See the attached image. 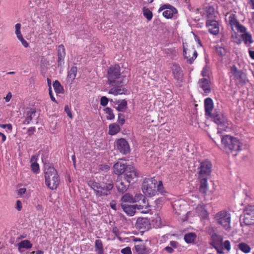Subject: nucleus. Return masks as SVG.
Instances as JSON below:
<instances>
[{
	"label": "nucleus",
	"mask_w": 254,
	"mask_h": 254,
	"mask_svg": "<svg viewBox=\"0 0 254 254\" xmlns=\"http://www.w3.org/2000/svg\"><path fill=\"white\" fill-rule=\"evenodd\" d=\"M99 181L100 183L96 182L91 179L87 181L88 186L94 191L96 196H105L110 194L114 187V183L110 177L108 175H100Z\"/></svg>",
	"instance_id": "f257e3e1"
},
{
	"label": "nucleus",
	"mask_w": 254,
	"mask_h": 254,
	"mask_svg": "<svg viewBox=\"0 0 254 254\" xmlns=\"http://www.w3.org/2000/svg\"><path fill=\"white\" fill-rule=\"evenodd\" d=\"M45 183L47 187L51 189H56L60 183V179L56 170L52 166H45Z\"/></svg>",
	"instance_id": "f03ea898"
},
{
	"label": "nucleus",
	"mask_w": 254,
	"mask_h": 254,
	"mask_svg": "<svg viewBox=\"0 0 254 254\" xmlns=\"http://www.w3.org/2000/svg\"><path fill=\"white\" fill-rule=\"evenodd\" d=\"M120 67L119 64H112L108 71V79L109 84L116 86L122 83L120 79Z\"/></svg>",
	"instance_id": "7ed1b4c3"
},
{
	"label": "nucleus",
	"mask_w": 254,
	"mask_h": 254,
	"mask_svg": "<svg viewBox=\"0 0 254 254\" xmlns=\"http://www.w3.org/2000/svg\"><path fill=\"white\" fill-rule=\"evenodd\" d=\"M157 181L153 178L144 179L142 185L143 193L148 197L154 196L157 192Z\"/></svg>",
	"instance_id": "20e7f679"
},
{
	"label": "nucleus",
	"mask_w": 254,
	"mask_h": 254,
	"mask_svg": "<svg viewBox=\"0 0 254 254\" xmlns=\"http://www.w3.org/2000/svg\"><path fill=\"white\" fill-rule=\"evenodd\" d=\"M214 219L216 223L221 225L226 230L231 229V214L225 210L221 211L217 213Z\"/></svg>",
	"instance_id": "39448f33"
},
{
	"label": "nucleus",
	"mask_w": 254,
	"mask_h": 254,
	"mask_svg": "<svg viewBox=\"0 0 254 254\" xmlns=\"http://www.w3.org/2000/svg\"><path fill=\"white\" fill-rule=\"evenodd\" d=\"M138 175V171L134 167L127 165L126 170L124 173V178L128 184L135 183L137 180Z\"/></svg>",
	"instance_id": "423d86ee"
},
{
	"label": "nucleus",
	"mask_w": 254,
	"mask_h": 254,
	"mask_svg": "<svg viewBox=\"0 0 254 254\" xmlns=\"http://www.w3.org/2000/svg\"><path fill=\"white\" fill-rule=\"evenodd\" d=\"M243 222L246 227L249 225H254V205L248 206L245 209Z\"/></svg>",
	"instance_id": "0eeeda50"
},
{
	"label": "nucleus",
	"mask_w": 254,
	"mask_h": 254,
	"mask_svg": "<svg viewBox=\"0 0 254 254\" xmlns=\"http://www.w3.org/2000/svg\"><path fill=\"white\" fill-rule=\"evenodd\" d=\"M210 244L217 250L218 254L223 253V238L221 236L213 233L211 236Z\"/></svg>",
	"instance_id": "6e6552de"
},
{
	"label": "nucleus",
	"mask_w": 254,
	"mask_h": 254,
	"mask_svg": "<svg viewBox=\"0 0 254 254\" xmlns=\"http://www.w3.org/2000/svg\"><path fill=\"white\" fill-rule=\"evenodd\" d=\"M214 122L217 124L220 129H223L228 127V124L226 118L221 113L215 112L211 116Z\"/></svg>",
	"instance_id": "1a4fd4ad"
},
{
	"label": "nucleus",
	"mask_w": 254,
	"mask_h": 254,
	"mask_svg": "<svg viewBox=\"0 0 254 254\" xmlns=\"http://www.w3.org/2000/svg\"><path fill=\"white\" fill-rule=\"evenodd\" d=\"M231 72L234 78L240 83H245L247 79L246 74L235 65H233L231 68Z\"/></svg>",
	"instance_id": "9d476101"
},
{
	"label": "nucleus",
	"mask_w": 254,
	"mask_h": 254,
	"mask_svg": "<svg viewBox=\"0 0 254 254\" xmlns=\"http://www.w3.org/2000/svg\"><path fill=\"white\" fill-rule=\"evenodd\" d=\"M211 168L212 164L210 161L205 160L202 162L198 169L201 177L209 176L211 172Z\"/></svg>",
	"instance_id": "9b49d317"
},
{
	"label": "nucleus",
	"mask_w": 254,
	"mask_h": 254,
	"mask_svg": "<svg viewBox=\"0 0 254 254\" xmlns=\"http://www.w3.org/2000/svg\"><path fill=\"white\" fill-rule=\"evenodd\" d=\"M116 146L119 151L123 154H127L130 152L128 143L124 138L118 139L116 141Z\"/></svg>",
	"instance_id": "f8f14e48"
},
{
	"label": "nucleus",
	"mask_w": 254,
	"mask_h": 254,
	"mask_svg": "<svg viewBox=\"0 0 254 254\" xmlns=\"http://www.w3.org/2000/svg\"><path fill=\"white\" fill-rule=\"evenodd\" d=\"M184 54L186 59L190 63H192L196 59L197 53L192 47L186 48L184 45Z\"/></svg>",
	"instance_id": "ddd939ff"
},
{
	"label": "nucleus",
	"mask_w": 254,
	"mask_h": 254,
	"mask_svg": "<svg viewBox=\"0 0 254 254\" xmlns=\"http://www.w3.org/2000/svg\"><path fill=\"white\" fill-rule=\"evenodd\" d=\"M135 226L141 232L147 230L150 228L149 221L146 218H138L137 219Z\"/></svg>",
	"instance_id": "4468645a"
},
{
	"label": "nucleus",
	"mask_w": 254,
	"mask_h": 254,
	"mask_svg": "<svg viewBox=\"0 0 254 254\" xmlns=\"http://www.w3.org/2000/svg\"><path fill=\"white\" fill-rule=\"evenodd\" d=\"M164 9L166 10L163 12V15L167 18L172 17L174 14L177 12L176 9L170 5H162L160 7L159 11H161Z\"/></svg>",
	"instance_id": "2eb2a0df"
},
{
	"label": "nucleus",
	"mask_w": 254,
	"mask_h": 254,
	"mask_svg": "<svg viewBox=\"0 0 254 254\" xmlns=\"http://www.w3.org/2000/svg\"><path fill=\"white\" fill-rule=\"evenodd\" d=\"M235 138V137L228 135H224L221 138V144L224 150L227 153L230 149L231 146H232V143L233 142V140Z\"/></svg>",
	"instance_id": "dca6fc26"
},
{
	"label": "nucleus",
	"mask_w": 254,
	"mask_h": 254,
	"mask_svg": "<svg viewBox=\"0 0 254 254\" xmlns=\"http://www.w3.org/2000/svg\"><path fill=\"white\" fill-rule=\"evenodd\" d=\"M197 84L198 86L203 90L204 94L206 95H207L210 92V82L207 78L203 77L199 79Z\"/></svg>",
	"instance_id": "f3484780"
},
{
	"label": "nucleus",
	"mask_w": 254,
	"mask_h": 254,
	"mask_svg": "<svg viewBox=\"0 0 254 254\" xmlns=\"http://www.w3.org/2000/svg\"><path fill=\"white\" fill-rule=\"evenodd\" d=\"M232 143L228 154H231L233 156H236L238 153L241 150L242 144L236 138H235Z\"/></svg>",
	"instance_id": "a211bd4d"
},
{
	"label": "nucleus",
	"mask_w": 254,
	"mask_h": 254,
	"mask_svg": "<svg viewBox=\"0 0 254 254\" xmlns=\"http://www.w3.org/2000/svg\"><path fill=\"white\" fill-rule=\"evenodd\" d=\"M206 26L208 30L211 34L215 35L219 32V27L218 22L215 20H208L206 22Z\"/></svg>",
	"instance_id": "6ab92c4d"
},
{
	"label": "nucleus",
	"mask_w": 254,
	"mask_h": 254,
	"mask_svg": "<svg viewBox=\"0 0 254 254\" xmlns=\"http://www.w3.org/2000/svg\"><path fill=\"white\" fill-rule=\"evenodd\" d=\"M121 207L124 211L128 216H132L135 213V205L122 203Z\"/></svg>",
	"instance_id": "aec40b11"
},
{
	"label": "nucleus",
	"mask_w": 254,
	"mask_h": 254,
	"mask_svg": "<svg viewBox=\"0 0 254 254\" xmlns=\"http://www.w3.org/2000/svg\"><path fill=\"white\" fill-rule=\"evenodd\" d=\"M129 184L127 182L125 183L122 180L118 178L116 182V186L118 191L123 193L127 190Z\"/></svg>",
	"instance_id": "412c9836"
},
{
	"label": "nucleus",
	"mask_w": 254,
	"mask_h": 254,
	"mask_svg": "<svg viewBox=\"0 0 254 254\" xmlns=\"http://www.w3.org/2000/svg\"><path fill=\"white\" fill-rule=\"evenodd\" d=\"M205 115L208 116H211V112L213 108V101L210 98H207L204 101Z\"/></svg>",
	"instance_id": "4be33fe9"
},
{
	"label": "nucleus",
	"mask_w": 254,
	"mask_h": 254,
	"mask_svg": "<svg viewBox=\"0 0 254 254\" xmlns=\"http://www.w3.org/2000/svg\"><path fill=\"white\" fill-rule=\"evenodd\" d=\"M172 70L175 78L178 81L182 82L183 73L180 67L178 64H173Z\"/></svg>",
	"instance_id": "5701e85b"
},
{
	"label": "nucleus",
	"mask_w": 254,
	"mask_h": 254,
	"mask_svg": "<svg viewBox=\"0 0 254 254\" xmlns=\"http://www.w3.org/2000/svg\"><path fill=\"white\" fill-rule=\"evenodd\" d=\"M225 19L231 25L233 30L234 27L239 22L237 19L236 15L233 13H227L226 15Z\"/></svg>",
	"instance_id": "b1692460"
},
{
	"label": "nucleus",
	"mask_w": 254,
	"mask_h": 254,
	"mask_svg": "<svg viewBox=\"0 0 254 254\" xmlns=\"http://www.w3.org/2000/svg\"><path fill=\"white\" fill-rule=\"evenodd\" d=\"M126 165L120 162H117L114 164L113 168L114 172L118 175H121L125 173L126 170Z\"/></svg>",
	"instance_id": "393cba45"
},
{
	"label": "nucleus",
	"mask_w": 254,
	"mask_h": 254,
	"mask_svg": "<svg viewBox=\"0 0 254 254\" xmlns=\"http://www.w3.org/2000/svg\"><path fill=\"white\" fill-rule=\"evenodd\" d=\"M32 247V244L29 240H23L18 244V249L19 252L22 253V249H28Z\"/></svg>",
	"instance_id": "a878e982"
},
{
	"label": "nucleus",
	"mask_w": 254,
	"mask_h": 254,
	"mask_svg": "<svg viewBox=\"0 0 254 254\" xmlns=\"http://www.w3.org/2000/svg\"><path fill=\"white\" fill-rule=\"evenodd\" d=\"M77 72V67L76 66H72L70 70L68 72L67 76V81L69 83H71L73 80L75 79Z\"/></svg>",
	"instance_id": "bb28decb"
},
{
	"label": "nucleus",
	"mask_w": 254,
	"mask_h": 254,
	"mask_svg": "<svg viewBox=\"0 0 254 254\" xmlns=\"http://www.w3.org/2000/svg\"><path fill=\"white\" fill-rule=\"evenodd\" d=\"M65 56V48L63 45H60L58 48V62H63Z\"/></svg>",
	"instance_id": "cd10ccee"
},
{
	"label": "nucleus",
	"mask_w": 254,
	"mask_h": 254,
	"mask_svg": "<svg viewBox=\"0 0 254 254\" xmlns=\"http://www.w3.org/2000/svg\"><path fill=\"white\" fill-rule=\"evenodd\" d=\"M121 130V128L117 124L114 123L109 125V134L110 135H115L118 133Z\"/></svg>",
	"instance_id": "c85d7f7f"
},
{
	"label": "nucleus",
	"mask_w": 254,
	"mask_h": 254,
	"mask_svg": "<svg viewBox=\"0 0 254 254\" xmlns=\"http://www.w3.org/2000/svg\"><path fill=\"white\" fill-rule=\"evenodd\" d=\"M196 212L198 214L203 218H205L208 216V213L206 210L204 205H198L196 208Z\"/></svg>",
	"instance_id": "c756f323"
},
{
	"label": "nucleus",
	"mask_w": 254,
	"mask_h": 254,
	"mask_svg": "<svg viewBox=\"0 0 254 254\" xmlns=\"http://www.w3.org/2000/svg\"><path fill=\"white\" fill-rule=\"evenodd\" d=\"M199 191L202 193H205L208 190L207 180L206 178H202L200 180Z\"/></svg>",
	"instance_id": "7c9ffc66"
},
{
	"label": "nucleus",
	"mask_w": 254,
	"mask_h": 254,
	"mask_svg": "<svg viewBox=\"0 0 254 254\" xmlns=\"http://www.w3.org/2000/svg\"><path fill=\"white\" fill-rule=\"evenodd\" d=\"M95 251L97 254H103L104 249L102 241L100 240H96L95 243Z\"/></svg>",
	"instance_id": "2f4dec72"
},
{
	"label": "nucleus",
	"mask_w": 254,
	"mask_h": 254,
	"mask_svg": "<svg viewBox=\"0 0 254 254\" xmlns=\"http://www.w3.org/2000/svg\"><path fill=\"white\" fill-rule=\"evenodd\" d=\"M242 38L245 44L248 46H250L253 42L252 36L251 34L248 32H245L242 35Z\"/></svg>",
	"instance_id": "473e14b6"
},
{
	"label": "nucleus",
	"mask_w": 254,
	"mask_h": 254,
	"mask_svg": "<svg viewBox=\"0 0 254 254\" xmlns=\"http://www.w3.org/2000/svg\"><path fill=\"white\" fill-rule=\"evenodd\" d=\"M109 93L111 94H113L114 95L123 94H125V89L124 88H122L120 86H118L117 88H111L109 90Z\"/></svg>",
	"instance_id": "72a5a7b5"
},
{
	"label": "nucleus",
	"mask_w": 254,
	"mask_h": 254,
	"mask_svg": "<svg viewBox=\"0 0 254 254\" xmlns=\"http://www.w3.org/2000/svg\"><path fill=\"white\" fill-rule=\"evenodd\" d=\"M239 249L244 253H249L251 250V248L247 244L245 243H240L238 245Z\"/></svg>",
	"instance_id": "f704fd0d"
},
{
	"label": "nucleus",
	"mask_w": 254,
	"mask_h": 254,
	"mask_svg": "<svg viewBox=\"0 0 254 254\" xmlns=\"http://www.w3.org/2000/svg\"><path fill=\"white\" fill-rule=\"evenodd\" d=\"M196 237L195 233H189L187 234L184 236V239L186 243H191L194 241Z\"/></svg>",
	"instance_id": "c9c22d12"
},
{
	"label": "nucleus",
	"mask_w": 254,
	"mask_h": 254,
	"mask_svg": "<svg viewBox=\"0 0 254 254\" xmlns=\"http://www.w3.org/2000/svg\"><path fill=\"white\" fill-rule=\"evenodd\" d=\"M135 249L138 254H146L147 253L145 246L142 244L135 245Z\"/></svg>",
	"instance_id": "e433bc0d"
},
{
	"label": "nucleus",
	"mask_w": 254,
	"mask_h": 254,
	"mask_svg": "<svg viewBox=\"0 0 254 254\" xmlns=\"http://www.w3.org/2000/svg\"><path fill=\"white\" fill-rule=\"evenodd\" d=\"M35 113L36 110L34 109L28 111L27 113V117L24 121V123L27 125L29 124L30 122L32 120L33 117L35 116Z\"/></svg>",
	"instance_id": "4c0bfd02"
},
{
	"label": "nucleus",
	"mask_w": 254,
	"mask_h": 254,
	"mask_svg": "<svg viewBox=\"0 0 254 254\" xmlns=\"http://www.w3.org/2000/svg\"><path fill=\"white\" fill-rule=\"evenodd\" d=\"M53 87L54 90L57 93H62L64 91V88L61 85L60 82L58 80H55L53 83Z\"/></svg>",
	"instance_id": "58836bf2"
},
{
	"label": "nucleus",
	"mask_w": 254,
	"mask_h": 254,
	"mask_svg": "<svg viewBox=\"0 0 254 254\" xmlns=\"http://www.w3.org/2000/svg\"><path fill=\"white\" fill-rule=\"evenodd\" d=\"M127 108V102L125 100H121V102L118 104V106L115 107L119 112H123Z\"/></svg>",
	"instance_id": "ea45409f"
},
{
	"label": "nucleus",
	"mask_w": 254,
	"mask_h": 254,
	"mask_svg": "<svg viewBox=\"0 0 254 254\" xmlns=\"http://www.w3.org/2000/svg\"><path fill=\"white\" fill-rule=\"evenodd\" d=\"M104 111L106 114L108 115L107 116V119L108 120H113L115 118L114 114H113V110L107 107L104 109Z\"/></svg>",
	"instance_id": "a19ab883"
},
{
	"label": "nucleus",
	"mask_w": 254,
	"mask_h": 254,
	"mask_svg": "<svg viewBox=\"0 0 254 254\" xmlns=\"http://www.w3.org/2000/svg\"><path fill=\"white\" fill-rule=\"evenodd\" d=\"M122 200L124 202L133 203V196L129 193L125 194L122 198Z\"/></svg>",
	"instance_id": "79ce46f5"
},
{
	"label": "nucleus",
	"mask_w": 254,
	"mask_h": 254,
	"mask_svg": "<svg viewBox=\"0 0 254 254\" xmlns=\"http://www.w3.org/2000/svg\"><path fill=\"white\" fill-rule=\"evenodd\" d=\"M143 12L144 16L148 20H150L152 19V13L148 8L144 7L143 8Z\"/></svg>",
	"instance_id": "37998d69"
},
{
	"label": "nucleus",
	"mask_w": 254,
	"mask_h": 254,
	"mask_svg": "<svg viewBox=\"0 0 254 254\" xmlns=\"http://www.w3.org/2000/svg\"><path fill=\"white\" fill-rule=\"evenodd\" d=\"M157 192H159L162 195H165L167 192L164 190L162 182L161 181L159 182V184L156 186Z\"/></svg>",
	"instance_id": "c03bdc74"
},
{
	"label": "nucleus",
	"mask_w": 254,
	"mask_h": 254,
	"mask_svg": "<svg viewBox=\"0 0 254 254\" xmlns=\"http://www.w3.org/2000/svg\"><path fill=\"white\" fill-rule=\"evenodd\" d=\"M235 27H236L237 31L240 32L244 33L246 32V28L245 27L240 24L239 22H238Z\"/></svg>",
	"instance_id": "a18cd8bd"
},
{
	"label": "nucleus",
	"mask_w": 254,
	"mask_h": 254,
	"mask_svg": "<svg viewBox=\"0 0 254 254\" xmlns=\"http://www.w3.org/2000/svg\"><path fill=\"white\" fill-rule=\"evenodd\" d=\"M15 33L17 38L22 35L21 33V31H20L21 24L20 23H17L15 24Z\"/></svg>",
	"instance_id": "49530a36"
},
{
	"label": "nucleus",
	"mask_w": 254,
	"mask_h": 254,
	"mask_svg": "<svg viewBox=\"0 0 254 254\" xmlns=\"http://www.w3.org/2000/svg\"><path fill=\"white\" fill-rule=\"evenodd\" d=\"M31 168L34 173H37L39 170V164L36 162H32L31 165Z\"/></svg>",
	"instance_id": "de8ad7c7"
},
{
	"label": "nucleus",
	"mask_w": 254,
	"mask_h": 254,
	"mask_svg": "<svg viewBox=\"0 0 254 254\" xmlns=\"http://www.w3.org/2000/svg\"><path fill=\"white\" fill-rule=\"evenodd\" d=\"M141 199H144V196L142 194L139 193L136 194L134 197H133V203L139 202Z\"/></svg>",
	"instance_id": "09e8293b"
},
{
	"label": "nucleus",
	"mask_w": 254,
	"mask_h": 254,
	"mask_svg": "<svg viewBox=\"0 0 254 254\" xmlns=\"http://www.w3.org/2000/svg\"><path fill=\"white\" fill-rule=\"evenodd\" d=\"M118 121L119 123L120 124V125L121 126H122L124 124V123L125 122V117L123 114H121V113L118 114Z\"/></svg>",
	"instance_id": "8fccbe9b"
},
{
	"label": "nucleus",
	"mask_w": 254,
	"mask_h": 254,
	"mask_svg": "<svg viewBox=\"0 0 254 254\" xmlns=\"http://www.w3.org/2000/svg\"><path fill=\"white\" fill-rule=\"evenodd\" d=\"M109 100V99L106 96H103L100 99V104L103 106H106L107 105Z\"/></svg>",
	"instance_id": "3c124183"
},
{
	"label": "nucleus",
	"mask_w": 254,
	"mask_h": 254,
	"mask_svg": "<svg viewBox=\"0 0 254 254\" xmlns=\"http://www.w3.org/2000/svg\"><path fill=\"white\" fill-rule=\"evenodd\" d=\"M208 70H209V68H208L207 65H205L202 71H201L202 76H203L204 77H207L208 75Z\"/></svg>",
	"instance_id": "603ef678"
},
{
	"label": "nucleus",
	"mask_w": 254,
	"mask_h": 254,
	"mask_svg": "<svg viewBox=\"0 0 254 254\" xmlns=\"http://www.w3.org/2000/svg\"><path fill=\"white\" fill-rule=\"evenodd\" d=\"M121 253L123 254H131V249L129 247H127L123 249L121 251Z\"/></svg>",
	"instance_id": "864d4df0"
},
{
	"label": "nucleus",
	"mask_w": 254,
	"mask_h": 254,
	"mask_svg": "<svg viewBox=\"0 0 254 254\" xmlns=\"http://www.w3.org/2000/svg\"><path fill=\"white\" fill-rule=\"evenodd\" d=\"M17 38L21 42L22 44L24 47L27 48L28 47V43L25 40H24L22 35L17 37Z\"/></svg>",
	"instance_id": "5fc2aeb1"
},
{
	"label": "nucleus",
	"mask_w": 254,
	"mask_h": 254,
	"mask_svg": "<svg viewBox=\"0 0 254 254\" xmlns=\"http://www.w3.org/2000/svg\"><path fill=\"white\" fill-rule=\"evenodd\" d=\"M112 232L113 233H114L115 234V235L119 239H121L120 237V232L119 230V229H118V228L117 227H115L113 228V230H112Z\"/></svg>",
	"instance_id": "6e6d98bb"
},
{
	"label": "nucleus",
	"mask_w": 254,
	"mask_h": 254,
	"mask_svg": "<svg viewBox=\"0 0 254 254\" xmlns=\"http://www.w3.org/2000/svg\"><path fill=\"white\" fill-rule=\"evenodd\" d=\"M217 52L221 56L225 55L226 52L225 49L221 47H219L217 48Z\"/></svg>",
	"instance_id": "4d7b16f0"
},
{
	"label": "nucleus",
	"mask_w": 254,
	"mask_h": 254,
	"mask_svg": "<svg viewBox=\"0 0 254 254\" xmlns=\"http://www.w3.org/2000/svg\"><path fill=\"white\" fill-rule=\"evenodd\" d=\"M64 111L66 112V113L67 114V116L69 118L72 119V114H71V112L70 111V109H69L68 105L65 106V107H64Z\"/></svg>",
	"instance_id": "13d9d810"
},
{
	"label": "nucleus",
	"mask_w": 254,
	"mask_h": 254,
	"mask_svg": "<svg viewBox=\"0 0 254 254\" xmlns=\"http://www.w3.org/2000/svg\"><path fill=\"white\" fill-rule=\"evenodd\" d=\"M170 247L173 249H177L179 246V243L175 241H172L170 242Z\"/></svg>",
	"instance_id": "bf43d9fd"
},
{
	"label": "nucleus",
	"mask_w": 254,
	"mask_h": 254,
	"mask_svg": "<svg viewBox=\"0 0 254 254\" xmlns=\"http://www.w3.org/2000/svg\"><path fill=\"white\" fill-rule=\"evenodd\" d=\"M223 245L227 250L229 251L231 249L230 242L228 240L225 241Z\"/></svg>",
	"instance_id": "052dcab7"
},
{
	"label": "nucleus",
	"mask_w": 254,
	"mask_h": 254,
	"mask_svg": "<svg viewBox=\"0 0 254 254\" xmlns=\"http://www.w3.org/2000/svg\"><path fill=\"white\" fill-rule=\"evenodd\" d=\"M135 209L136 208H137L139 210H141V209H142L143 208H147L148 205V203H147V204H135Z\"/></svg>",
	"instance_id": "680f3d73"
},
{
	"label": "nucleus",
	"mask_w": 254,
	"mask_h": 254,
	"mask_svg": "<svg viewBox=\"0 0 254 254\" xmlns=\"http://www.w3.org/2000/svg\"><path fill=\"white\" fill-rule=\"evenodd\" d=\"M164 250L169 254H172L174 252V250L173 249V248L171 247L170 246L166 247L164 248Z\"/></svg>",
	"instance_id": "e2e57ef3"
},
{
	"label": "nucleus",
	"mask_w": 254,
	"mask_h": 254,
	"mask_svg": "<svg viewBox=\"0 0 254 254\" xmlns=\"http://www.w3.org/2000/svg\"><path fill=\"white\" fill-rule=\"evenodd\" d=\"M0 127L2 128L7 127L8 129L10 130H12V125L9 124H5V125H0Z\"/></svg>",
	"instance_id": "0e129e2a"
},
{
	"label": "nucleus",
	"mask_w": 254,
	"mask_h": 254,
	"mask_svg": "<svg viewBox=\"0 0 254 254\" xmlns=\"http://www.w3.org/2000/svg\"><path fill=\"white\" fill-rule=\"evenodd\" d=\"M35 128L34 127H30L28 128V135L29 136H31V135H32L34 132H35Z\"/></svg>",
	"instance_id": "69168bd1"
},
{
	"label": "nucleus",
	"mask_w": 254,
	"mask_h": 254,
	"mask_svg": "<svg viewBox=\"0 0 254 254\" xmlns=\"http://www.w3.org/2000/svg\"><path fill=\"white\" fill-rule=\"evenodd\" d=\"M22 203L21 202L20 200H17L16 201V209L18 211H20L22 209Z\"/></svg>",
	"instance_id": "338daca9"
},
{
	"label": "nucleus",
	"mask_w": 254,
	"mask_h": 254,
	"mask_svg": "<svg viewBox=\"0 0 254 254\" xmlns=\"http://www.w3.org/2000/svg\"><path fill=\"white\" fill-rule=\"evenodd\" d=\"M11 97H12V94H11V92H9L7 93L6 96L5 97H4V99H5V102H8L10 100Z\"/></svg>",
	"instance_id": "774afa93"
}]
</instances>
